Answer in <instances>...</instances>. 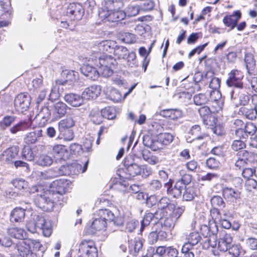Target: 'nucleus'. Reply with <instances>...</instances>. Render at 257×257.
<instances>
[{"label":"nucleus","instance_id":"nucleus-28","mask_svg":"<svg viewBox=\"0 0 257 257\" xmlns=\"http://www.w3.org/2000/svg\"><path fill=\"white\" fill-rule=\"evenodd\" d=\"M232 242V238L229 234H222L218 241L217 247L222 252H226L229 248Z\"/></svg>","mask_w":257,"mask_h":257},{"label":"nucleus","instance_id":"nucleus-44","mask_svg":"<svg viewBox=\"0 0 257 257\" xmlns=\"http://www.w3.org/2000/svg\"><path fill=\"white\" fill-rule=\"evenodd\" d=\"M227 251L234 257H239L243 255V250L239 244H231Z\"/></svg>","mask_w":257,"mask_h":257},{"label":"nucleus","instance_id":"nucleus-49","mask_svg":"<svg viewBox=\"0 0 257 257\" xmlns=\"http://www.w3.org/2000/svg\"><path fill=\"white\" fill-rule=\"evenodd\" d=\"M143 159L151 165H155L159 162L158 158L155 156L151 155L147 151H143L142 153Z\"/></svg>","mask_w":257,"mask_h":257},{"label":"nucleus","instance_id":"nucleus-1","mask_svg":"<svg viewBox=\"0 0 257 257\" xmlns=\"http://www.w3.org/2000/svg\"><path fill=\"white\" fill-rule=\"evenodd\" d=\"M112 211L108 209H99L94 214L93 221L89 226V232L94 234L97 231L105 230L107 226V221L114 218Z\"/></svg>","mask_w":257,"mask_h":257},{"label":"nucleus","instance_id":"nucleus-45","mask_svg":"<svg viewBox=\"0 0 257 257\" xmlns=\"http://www.w3.org/2000/svg\"><path fill=\"white\" fill-rule=\"evenodd\" d=\"M154 216L152 213H148L145 215L143 219L141 222L140 233H142L145 228L148 226L152 221L154 222Z\"/></svg>","mask_w":257,"mask_h":257},{"label":"nucleus","instance_id":"nucleus-51","mask_svg":"<svg viewBox=\"0 0 257 257\" xmlns=\"http://www.w3.org/2000/svg\"><path fill=\"white\" fill-rule=\"evenodd\" d=\"M90 120L95 124H100L103 120V116L101 112L98 111H92L90 114Z\"/></svg>","mask_w":257,"mask_h":257},{"label":"nucleus","instance_id":"nucleus-7","mask_svg":"<svg viewBox=\"0 0 257 257\" xmlns=\"http://www.w3.org/2000/svg\"><path fill=\"white\" fill-rule=\"evenodd\" d=\"M48 191L42 195L38 196L35 200L36 205L44 211H50L54 206V203L59 202Z\"/></svg>","mask_w":257,"mask_h":257},{"label":"nucleus","instance_id":"nucleus-18","mask_svg":"<svg viewBox=\"0 0 257 257\" xmlns=\"http://www.w3.org/2000/svg\"><path fill=\"white\" fill-rule=\"evenodd\" d=\"M165 187L167 188V194L174 198H179L181 196L182 191L184 189L181 182L177 181L174 186L171 182L165 184Z\"/></svg>","mask_w":257,"mask_h":257},{"label":"nucleus","instance_id":"nucleus-56","mask_svg":"<svg viewBox=\"0 0 257 257\" xmlns=\"http://www.w3.org/2000/svg\"><path fill=\"white\" fill-rule=\"evenodd\" d=\"M114 218L112 219H108V220L112 221L113 224L117 227L121 226L124 222V219L122 215H118V212H112Z\"/></svg>","mask_w":257,"mask_h":257},{"label":"nucleus","instance_id":"nucleus-25","mask_svg":"<svg viewBox=\"0 0 257 257\" xmlns=\"http://www.w3.org/2000/svg\"><path fill=\"white\" fill-rule=\"evenodd\" d=\"M81 72L88 79L93 81L96 80L99 75V71L89 64L83 65L81 67Z\"/></svg>","mask_w":257,"mask_h":257},{"label":"nucleus","instance_id":"nucleus-61","mask_svg":"<svg viewBox=\"0 0 257 257\" xmlns=\"http://www.w3.org/2000/svg\"><path fill=\"white\" fill-rule=\"evenodd\" d=\"M122 40L127 44H132L136 41V36L132 33L125 32L122 34Z\"/></svg>","mask_w":257,"mask_h":257},{"label":"nucleus","instance_id":"nucleus-62","mask_svg":"<svg viewBox=\"0 0 257 257\" xmlns=\"http://www.w3.org/2000/svg\"><path fill=\"white\" fill-rule=\"evenodd\" d=\"M207 167L211 169H216L219 165L220 162L214 158H210L206 162Z\"/></svg>","mask_w":257,"mask_h":257},{"label":"nucleus","instance_id":"nucleus-5","mask_svg":"<svg viewBox=\"0 0 257 257\" xmlns=\"http://www.w3.org/2000/svg\"><path fill=\"white\" fill-rule=\"evenodd\" d=\"M69 181L64 179L56 180L50 184V189L48 191L55 199L59 201H63V195L68 189Z\"/></svg>","mask_w":257,"mask_h":257},{"label":"nucleus","instance_id":"nucleus-57","mask_svg":"<svg viewBox=\"0 0 257 257\" xmlns=\"http://www.w3.org/2000/svg\"><path fill=\"white\" fill-rule=\"evenodd\" d=\"M195 196V193L193 187H189L185 188L183 194V199L184 200L186 201H191L194 198Z\"/></svg>","mask_w":257,"mask_h":257},{"label":"nucleus","instance_id":"nucleus-23","mask_svg":"<svg viewBox=\"0 0 257 257\" xmlns=\"http://www.w3.org/2000/svg\"><path fill=\"white\" fill-rule=\"evenodd\" d=\"M51 116V111L49 107L46 105L42 106L36 116L37 119H40V121L39 123V125L43 126L46 125L50 119Z\"/></svg>","mask_w":257,"mask_h":257},{"label":"nucleus","instance_id":"nucleus-9","mask_svg":"<svg viewBox=\"0 0 257 257\" xmlns=\"http://www.w3.org/2000/svg\"><path fill=\"white\" fill-rule=\"evenodd\" d=\"M79 252L82 257H97V249L91 240H83L79 245Z\"/></svg>","mask_w":257,"mask_h":257},{"label":"nucleus","instance_id":"nucleus-60","mask_svg":"<svg viewBox=\"0 0 257 257\" xmlns=\"http://www.w3.org/2000/svg\"><path fill=\"white\" fill-rule=\"evenodd\" d=\"M108 97L114 102H118L121 99V96L120 92L117 89L111 88L108 94Z\"/></svg>","mask_w":257,"mask_h":257},{"label":"nucleus","instance_id":"nucleus-58","mask_svg":"<svg viewBox=\"0 0 257 257\" xmlns=\"http://www.w3.org/2000/svg\"><path fill=\"white\" fill-rule=\"evenodd\" d=\"M140 8L138 6L129 5L125 13L126 16L132 17L136 16L139 14Z\"/></svg>","mask_w":257,"mask_h":257},{"label":"nucleus","instance_id":"nucleus-53","mask_svg":"<svg viewBox=\"0 0 257 257\" xmlns=\"http://www.w3.org/2000/svg\"><path fill=\"white\" fill-rule=\"evenodd\" d=\"M99 66V72L104 77H108L112 75L113 73V69L114 67H111V66H107L105 65L104 66Z\"/></svg>","mask_w":257,"mask_h":257},{"label":"nucleus","instance_id":"nucleus-41","mask_svg":"<svg viewBox=\"0 0 257 257\" xmlns=\"http://www.w3.org/2000/svg\"><path fill=\"white\" fill-rule=\"evenodd\" d=\"M129 52L126 48L122 46H117L114 48L113 53L118 59H125Z\"/></svg>","mask_w":257,"mask_h":257},{"label":"nucleus","instance_id":"nucleus-64","mask_svg":"<svg viewBox=\"0 0 257 257\" xmlns=\"http://www.w3.org/2000/svg\"><path fill=\"white\" fill-rule=\"evenodd\" d=\"M245 187L248 191H251L257 187V181L254 178L247 179L245 181Z\"/></svg>","mask_w":257,"mask_h":257},{"label":"nucleus","instance_id":"nucleus-35","mask_svg":"<svg viewBox=\"0 0 257 257\" xmlns=\"http://www.w3.org/2000/svg\"><path fill=\"white\" fill-rule=\"evenodd\" d=\"M41 137H42V130L38 129L28 133L25 138V141L28 144H33L37 141L38 138Z\"/></svg>","mask_w":257,"mask_h":257},{"label":"nucleus","instance_id":"nucleus-10","mask_svg":"<svg viewBox=\"0 0 257 257\" xmlns=\"http://www.w3.org/2000/svg\"><path fill=\"white\" fill-rule=\"evenodd\" d=\"M94 56H92L90 59L92 61L94 62V64L98 66L99 65L104 66H111V67H115L117 65L116 60L111 55L107 54H100L98 53H95Z\"/></svg>","mask_w":257,"mask_h":257},{"label":"nucleus","instance_id":"nucleus-17","mask_svg":"<svg viewBox=\"0 0 257 257\" xmlns=\"http://www.w3.org/2000/svg\"><path fill=\"white\" fill-rule=\"evenodd\" d=\"M251 97L252 95L242 90H239L238 92L232 91L231 92V98L234 99L236 104L245 105L249 103L250 99H251Z\"/></svg>","mask_w":257,"mask_h":257},{"label":"nucleus","instance_id":"nucleus-30","mask_svg":"<svg viewBox=\"0 0 257 257\" xmlns=\"http://www.w3.org/2000/svg\"><path fill=\"white\" fill-rule=\"evenodd\" d=\"M65 100L70 105L73 107H78L83 103V99L82 95L75 93H68L64 96Z\"/></svg>","mask_w":257,"mask_h":257},{"label":"nucleus","instance_id":"nucleus-22","mask_svg":"<svg viewBox=\"0 0 257 257\" xmlns=\"http://www.w3.org/2000/svg\"><path fill=\"white\" fill-rule=\"evenodd\" d=\"M210 203L212 206L213 207V209L211 210V214L213 217L215 214L220 215V212L218 208H224L226 205L223 198L218 195L214 196L211 198Z\"/></svg>","mask_w":257,"mask_h":257},{"label":"nucleus","instance_id":"nucleus-14","mask_svg":"<svg viewBox=\"0 0 257 257\" xmlns=\"http://www.w3.org/2000/svg\"><path fill=\"white\" fill-rule=\"evenodd\" d=\"M19 151V148L17 146L9 148L1 155V161L4 164H13L16 157L18 156Z\"/></svg>","mask_w":257,"mask_h":257},{"label":"nucleus","instance_id":"nucleus-39","mask_svg":"<svg viewBox=\"0 0 257 257\" xmlns=\"http://www.w3.org/2000/svg\"><path fill=\"white\" fill-rule=\"evenodd\" d=\"M213 111L211 110L209 107L206 106L201 107L198 109V112L203 119L204 124L206 125L209 124L208 119L211 117V113L212 112L214 113Z\"/></svg>","mask_w":257,"mask_h":257},{"label":"nucleus","instance_id":"nucleus-13","mask_svg":"<svg viewBox=\"0 0 257 257\" xmlns=\"http://www.w3.org/2000/svg\"><path fill=\"white\" fill-rule=\"evenodd\" d=\"M242 78L243 75L240 71L237 70H232L228 73V77L226 81V84L229 87L242 88L243 87Z\"/></svg>","mask_w":257,"mask_h":257},{"label":"nucleus","instance_id":"nucleus-54","mask_svg":"<svg viewBox=\"0 0 257 257\" xmlns=\"http://www.w3.org/2000/svg\"><path fill=\"white\" fill-rule=\"evenodd\" d=\"M35 155L29 146H25L22 151V157L28 161H32L34 159Z\"/></svg>","mask_w":257,"mask_h":257},{"label":"nucleus","instance_id":"nucleus-6","mask_svg":"<svg viewBox=\"0 0 257 257\" xmlns=\"http://www.w3.org/2000/svg\"><path fill=\"white\" fill-rule=\"evenodd\" d=\"M13 249L10 253L11 257H32V252L28 239H23L12 246Z\"/></svg>","mask_w":257,"mask_h":257},{"label":"nucleus","instance_id":"nucleus-38","mask_svg":"<svg viewBox=\"0 0 257 257\" xmlns=\"http://www.w3.org/2000/svg\"><path fill=\"white\" fill-rule=\"evenodd\" d=\"M192 93L189 91H181L176 93L175 96L185 105L189 103L191 100Z\"/></svg>","mask_w":257,"mask_h":257},{"label":"nucleus","instance_id":"nucleus-37","mask_svg":"<svg viewBox=\"0 0 257 257\" xmlns=\"http://www.w3.org/2000/svg\"><path fill=\"white\" fill-rule=\"evenodd\" d=\"M59 176L61 175L59 174L58 168L49 170L44 172H41L38 174V176L42 180H49Z\"/></svg>","mask_w":257,"mask_h":257},{"label":"nucleus","instance_id":"nucleus-36","mask_svg":"<svg viewBox=\"0 0 257 257\" xmlns=\"http://www.w3.org/2000/svg\"><path fill=\"white\" fill-rule=\"evenodd\" d=\"M59 133L58 139H63L65 141H71L74 137L73 131L71 128H59Z\"/></svg>","mask_w":257,"mask_h":257},{"label":"nucleus","instance_id":"nucleus-8","mask_svg":"<svg viewBox=\"0 0 257 257\" xmlns=\"http://www.w3.org/2000/svg\"><path fill=\"white\" fill-rule=\"evenodd\" d=\"M88 161L87 160L84 164L83 168L82 165L77 163H73L67 166H62L58 168L59 174L61 175L73 176L77 175L80 172L84 173L87 168Z\"/></svg>","mask_w":257,"mask_h":257},{"label":"nucleus","instance_id":"nucleus-21","mask_svg":"<svg viewBox=\"0 0 257 257\" xmlns=\"http://www.w3.org/2000/svg\"><path fill=\"white\" fill-rule=\"evenodd\" d=\"M237 154L239 157L236 161L235 165L239 169L246 167V166H248L251 162V154L248 152L242 150L240 151Z\"/></svg>","mask_w":257,"mask_h":257},{"label":"nucleus","instance_id":"nucleus-52","mask_svg":"<svg viewBox=\"0 0 257 257\" xmlns=\"http://www.w3.org/2000/svg\"><path fill=\"white\" fill-rule=\"evenodd\" d=\"M37 162L39 165L45 166H50L53 163L52 158L46 155H42L39 157Z\"/></svg>","mask_w":257,"mask_h":257},{"label":"nucleus","instance_id":"nucleus-48","mask_svg":"<svg viewBox=\"0 0 257 257\" xmlns=\"http://www.w3.org/2000/svg\"><path fill=\"white\" fill-rule=\"evenodd\" d=\"M75 125V121L72 117H67L61 120L58 123L59 128H71Z\"/></svg>","mask_w":257,"mask_h":257},{"label":"nucleus","instance_id":"nucleus-46","mask_svg":"<svg viewBox=\"0 0 257 257\" xmlns=\"http://www.w3.org/2000/svg\"><path fill=\"white\" fill-rule=\"evenodd\" d=\"M101 112L103 117L108 119H113L116 116V110L113 107H107L101 110Z\"/></svg>","mask_w":257,"mask_h":257},{"label":"nucleus","instance_id":"nucleus-26","mask_svg":"<svg viewBox=\"0 0 257 257\" xmlns=\"http://www.w3.org/2000/svg\"><path fill=\"white\" fill-rule=\"evenodd\" d=\"M116 46V43L111 40H105L102 41L98 43L97 45V48L99 50V52H97L96 53L100 54H106V53H112L113 52L114 48Z\"/></svg>","mask_w":257,"mask_h":257},{"label":"nucleus","instance_id":"nucleus-31","mask_svg":"<svg viewBox=\"0 0 257 257\" xmlns=\"http://www.w3.org/2000/svg\"><path fill=\"white\" fill-rule=\"evenodd\" d=\"M188 134L192 136V141L203 140L208 137L207 134L201 131L199 125L192 126L188 132Z\"/></svg>","mask_w":257,"mask_h":257},{"label":"nucleus","instance_id":"nucleus-50","mask_svg":"<svg viewBox=\"0 0 257 257\" xmlns=\"http://www.w3.org/2000/svg\"><path fill=\"white\" fill-rule=\"evenodd\" d=\"M125 60L126 61V64L130 67L135 68L138 66L136 60V55L134 52H129Z\"/></svg>","mask_w":257,"mask_h":257},{"label":"nucleus","instance_id":"nucleus-55","mask_svg":"<svg viewBox=\"0 0 257 257\" xmlns=\"http://www.w3.org/2000/svg\"><path fill=\"white\" fill-rule=\"evenodd\" d=\"M162 183L158 180H152L149 183L148 189L152 192L159 191L162 188Z\"/></svg>","mask_w":257,"mask_h":257},{"label":"nucleus","instance_id":"nucleus-11","mask_svg":"<svg viewBox=\"0 0 257 257\" xmlns=\"http://www.w3.org/2000/svg\"><path fill=\"white\" fill-rule=\"evenodd\" d=\"M31 102L30 95L27 93H20L14 100V106L19 112H23L29 107Z\"/></svg>","mask_w":257,"mask_h":257},{"label":"nucleus","instance_id":"nucleus-63","mask_svg":"<svg viewBox=\"0 0 257 257\" xmlns=\"http://www.w3.org/2000/svg\"><path fill=\"white\" fill-rule=\"evenodd\" d=\"M193 248L189 244H184L182 247V252L184 253V257H194L192 251Z\"/></svg>","mask_w":257,"mask_h":257},{"label":"nucleus","instance_id":"nucleus-12","mask_svg":"<svg viewBox=\"0 0 257 257\" xmlns=\"http://www.w3.org/2000/svg\"><path fill=\"white\" fill-rule=\"evenodd\" d=\"M84 13L82 6L78 3L70 4L67 11V15L71 20L78 21L82 19Z\"/></svg>","mask_w":257,"mask_h":257},{"label":"nucleus","instance_id":"nucleus-24","mask_svg":"<svg viewBox=\"0 0 257 257\" xmlns=\"http://www.w3.org/2000/svg\"><path fill=\"white\" fill-rule=\"evenodd\" d=\"M33 121L32 118H28L21 120L10 128V131L12 134H16L19 132L25 131L32 126Z\"/></svg>","mask_w":257,"mask_h":257},{"label":"nucleus","instance_id":"nucleus-43","mask_svg":"<svg viewBox=\"0 0 257 257\" xmlns=\"http://www.w3.org/2000/svg\"><path fill=\"white\" fill-rule=\"evenodd\" d=\"M158 209L165 210L167 209H171L174 207V205L170 203V200L167 197H162L157 203Z\"/></svg>","mask_w":257,"mask_h":257},{"label":"nucleus","instance_id":"nucleus-20","mask_svg":"<svg viewBox=\"0 0 257 257\" xmlns=\"http://www.w3.org/2000/svg\"><path fill=\"white\" fill-rule=\"evenodd\" d=\"M100 93V87L98 85H93L86 88L82 92L81 95L83 100H90L95 99Z\"/></svg>","mask_w":257,"mask_h":257},{"label":"nucleus","instance_id":"nucleus-32","mask_svg":"<svg viewBox=\"0 0 257 257\" xmlns=\"http://www.w3.org/2000/svg\"><path fill=\"white\" fill-rule=\"evenodd\" d=\"M209 94L211 101H213L214 103L217 105V106L214 111H213V112H217L221 110L223 106V102L221 100V94L220 92L217 90L211 91Z\"/></svg>","mask_w":257,"mask_h":257},{"label":"nucleus","instance_id":"nucleus-2","mask_svg":"<svg viewBox=\"0 0 257 257\" xmlns=\"http://www.w3.org/2000/svg\"><path fill=\"white\" fill-rule=\"evenodd\" d=\"M157 139H155L150 135H145L143 137V144L152 151H156L162 149L163 145L171 143L174 139L172 135L167 133H160L157 135Z\"/></svg>","mask_w":257,"mask_h":257},{"label":"nucleus","instance_id":"nucleus-27","mask_svg":"<svg viewBox=\"0 0 257 257\" xmlns=\"http://www.w3.org/2000/svg\"><path fill=\"white\" fill-rule=\"evenodd\" d=\"M67 106L62 102H58L53 105L52 120L59 119L66 113Z\"/></svg>","mask_w":257,"mask_h":257},{"label":"nucleus","instance_id":"nucleus-42","mask_svg":"<svg viewBox=\"0 0 257 257\" xmlns=\"http://www.w3.org/2000/svg\"><path fill=\"white\" fill-rule=\"evenodd\" d=\"M193 101L196 105H203L209 101V98L205 93H200L194 96Z\"/></svg>","mask_w":257,"mask_h":257},{"label":"nucleus","instance_id":"nucleus-59","mask_svg":"<svg viewBox=\"0 0 257 257\" xmlns=\"http://www.w3.org/2000/svg\"><path fill=\"white\" fill-rule=\"evenodd\" d=\"M104 6L103 8L113 6L117 8H121L123 7V2L119 0H104Z\"/></svg>","mask_w":257,"mask_h":257},{"label":"nucleus","instance_id":"nucleus-33","mask_svg":"<svg viewBox=\"0 0 257 257\" xmlns=\"http://www.w3.org/2000/svg\"><path fill=\"white\" fill-rule=\"evenodd\" d=\"M8 234L12 237L23 240L26 236V232L21 228L13 227L7 229Z\"/></svg>","mask_w":257,"mask_h":257},{"label":"nucleus","instance_id":"nucleus-15","mask_svg":"<svg viewBox=\"0 0 257 257\" xmlns=\"http://www.w3.org/2000/svg\"><path fill=\"white\" fill-rule=\"evenodd\" d=\"M124 165L126 167V173L128 175L126 178L131 179L132 177L139 175L141 173V166L132 163L131 157L125 158Z\"/></svg>","mask_w":257,"mask_h":257},{"label":"nucleus","instance_id":"nucleus-34","mask_svg":"<svg viewBox=\"0 0 257 257\" xmlns=\"http://www.w3.org/2000/svg\"><path fill=\"white\" fill-rule=\"evenodd\" d=\"M162 113L164 116L169 117L172 120H177L182 117L183 115V111L178 108L164 110Z\"/></svg>","mask_w":257,"mask_h":257},{"label":"nucleus","instance_id":"nucleus-47","mask_svg":"<svg viewBox=\"0 0 257 257\" xmlns=\"http://www.w3.org/2000/svg\"><path fill=\"white\" fill-rule=\"evenodd\" d=\"M244 62L246 64V68L249 72V71L252 70L255 66V61L254 59L253 56L251 54H246L244 57Z\"/></svg>","mask_w":257,"mask_h":257},{"label":"nucleus","instance_id":"nucleus-16","mask_svg":"<svg viewBox=\"0 0 257 257\" xmlns=\"http://www.w3.org/2000/svg\"><path fill=\"white\" fill-rule=\"evenodd\" d=\"M78 74V72L72 70H63L61 73L63 79L56 80V85H64L66 83H69L71 85L73 82L77 80Z\"/></svg>","mask_w":257,"mask_h":257},{"label":"nucleus","instance_id":"nucleus-40","mask_svg":"<svg viewBox=\"0 0 257 257\" xmlns=\"http://www.w3.org/2000/svg\"><path fill=\"white\" fill-rule=\"evenodd\" d=\"M201 239V237L198 232H192L187 236V242L184 244H189L190 245V247L193 248L200 242Z\"/></svg>","mask_w":257,"mask_h":257},{"label":"nucleus","instance_id":"nucleus-3","mask_svg":"<svg viewBox=\"0 0 257 257\" xmlns=\"http://www.w3.org/2000/svg\"><path fill=\"white\" fill-rule=\"evenodd\" d=\"M27 230L32 233L37 232V229L42 231L44 236L49 237L52 232L51 223L42 215H34L33 220L27 224Z\"/></svg>","mask_w":257,"mask_h":257},{"label":"nucleus","instance_id":"nucleus-29","mask_svg":"<svg viewBox=\"0 0 257 257\" xmlns=\"http://www.w3.org/2000/svg\"><path fill=\"white\" fill-rule=\"evenodd\" d=\"M26 210L21 207H16L11 212L10 220L12 222L20 223L23 222L25 218Z\"/></svg>","mask_w":257,"mask_h":257},{"label":"nucleus","instance_id":"nucleus-4","mask_svg":"<svg viewBox=\"0 0 257 257\" xmlns=\"http://www.w3.org/2000/svg\"><path fill=\"white\" fill-rule=\"evenodd\" d=\"M119 9L113 6L102 8L99 12V17L104 22H115L122 20L126 17V14Z\"/></svg>","mask_w":257,"mask_h":257},{"label":"nucleus","instance_id":"nucleus-19","mask_svg":"<svg viewBox=\"0 0 257 257\" xmlns=\"http://www.w3.org/2000/svg\"><path fill=\"white\" fill-rule=\"evenodd\" d=\"M222 195L227 202L236 203L240 198V192L236 189L224 187L222 190Z\"/></svg>","mask_w":257,"mask_h":257}]
</instances>
